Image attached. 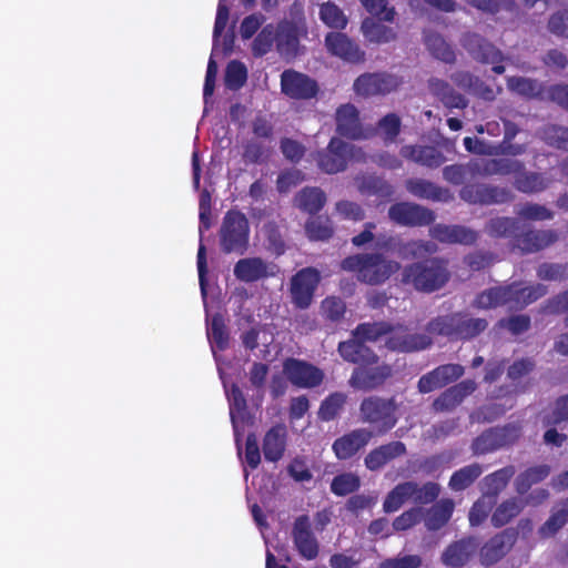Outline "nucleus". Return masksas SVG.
<instances>
[{
  "instance_id": "obj_1",
  "label": "nucleus",
  "mask_w": 568,
  "mask_h": 568,
  "mask_svg": "<svg viewBox=\"0 0 568 568\" xmlns=\"http://www.w3.org/2000/svg\"><path fill=\"white\" fill-rule=\"evenodd\" d=\"M383 338L388 348L400 352H412L426 348L432 341L427 335H409L407 328L397 326L390 328L385 323L362 324L354 332L352 339L338 345L341 356L352 363H366L374 359L366 342Z\"/></svg>"
},
{
  "instance_id": "obj_2",
  "label": "nucleus",
  "mask_w": 568,
  "mask_h": 568,
  "mask_svg": "<svg viewBox=\"0 0 568 568\" xmlns=\"http://www.w3.org/2000/svg\"><path fill=\"white\" fill-rule=\"evenodd\" d=\"M342 268L356 273L359 281L367 284L385 282L392 274L399 270L397 262L387 260L382 254H357L345 258Z\"/></svg>"
},
{
  "instance_id": "obj_3",
  "label": "nucleus",
  "mask_w": 568,
  "mask_h": 568,
  "mask_svg": "<svg viewBox=\"0 0 568 568\" xmlns=\"http://www.w3.org/2000/svg\"><path fill=\"white\" fill-rule=\"evenodd\" d=\"M545 294L542 286H521L514 284L507 287H496L480 293L474 305L487 310L499 305H508L510 308L524 307Z\"/></svg>"
},
{
  "instance_id": "obj_4",
  "label": "nucleus",
  "mask_w": 568,
  "mask_h": 568,
  "mask_svg": "<svg viewBox=\"0 0 568 568\" xmlns=\"http://www.w3.org/2000/svg\"><path fill=\"white\" fill-rule=\"evenodd\" d=\"M439 486L426 483L422 486L414 481H406L395 486L386 496L383 508L386 513L397 511L405 503L429 504L439 495Z\"/></svg>"
},
{
  "instance_id": "obj_5",
  "label": "nucleus",
  "mask_w": 568,
  "mask_h": 568,
  "mask_svg": "<svg viewBox=\"0 0 568 568\" xmlns=\"http://www.w3.org/2000/svg\"><path fill=\"white\" fill-rule=\"evenodd\" d=\"M403 276L405 283L425 292L438 290L448 278L445 265L437 260L413 264L405 268Z\"/></svg>"
},
{
  "instance_id": "obj_6",
  "label": "nucleus",
  "mask_w": 568,
  "mask_h": 568,
  "mask_svg": "<svg viewBox=\"0 0 568 568\" xmlns=\"http://www.w3.org/2000/svg\"><path fill=\"white\" fill-rule=\"evenodd\" d=\"M364 160V153L354 144L333 138L327 149L318 154L317 165L327 174L344 171L349 161Z\"/></svg>"
},
{
  "instance_id": "obj_7",
  "label": "nucleus",
  "mask_w": 568,
  "mask_h": 568,
  "mask_svg": "<svg viewBox=\"0 0 568 568\" xmlns=\"http://www.w3.org/2000/svg\"><path fill=\"white\" fill-rule=\"evenodd\" d=\"M221 245L225 252L242 253L248 242V223L244 214L227 212L221 227Z\"/></svg>"
},
{
  "instance_id": "obj_8",
  "label": "nucleus",
  "mask_w": 568,
  "mask_h": 568,
  "mask_svg": "<svg viewBox=\"0 0 568 568\" xmlns=\"http://www.w3.org/2000/svg\"><path fill=\"white\" fill-rule=\"evenodd\" d=\"M320 272L306 267L297 272L291 280V295L293 303L300 308H307L320 283Z\"/></svg>"
},
{
  "instance_id": "obj_9",
  "label": "nucleus",
  "mask_w": 568,
  "mask_h": 568,
  "mask_svg": "<svg viewBox=\"0 0 568 568\" xmlns=\"http://www.w3.org/2000/svg\"><path fill=\"white\" fill-rule=\"evenodd\" d=\"M283 373L295 386L311 388L320 385L324 374L321 369L306 362L288 358L284 362Z\"/></svg>"
},
{
  "instance_id": "obj_10",
  "label": "nucleus",
  "mask_w": 568,
  "mask_h": 568,
  "mask_svg": "<svg viewBox=\"0 0 568 568\" xmlns=\"http://www.w3.org/2000/svg\"><path fill=\"white\" fill-rule=\"evenodd\" d=\"M394 412L395 407L392 402L379 398L365 399L361 405L363 419L367 423L376 424L382 433L395 425Z\"/></svg>"
},
{
  "instance_id": "obj_11",
  "label": "nucleus",
  "mask_w": 568,
  "mask_h": 568,
  "mask_svg": "<svg viewBox=\"0 0 568 568\" xmlns=\"http://www.w3.org/2000/svg\"><path fill=\"white\" fill-rule=\"evenodd\" d=\"M294 546L301 557L306 560L316 558L318 542L311 530V521L307 516H300L295 519L292 529Z\"/></svg>"
},
{
  "instance_id": "obj_12",
  "label": "nucleus",
  "mask_w": 568,
  "mask_h": 568,
  "mask_svg": "<svg viewBox=\"0 0 568 568\" xmlns=\"http://www.w3.org/2000/svg\"><path fill=\"white\" fill-rule=\"evenodd\" d=\"M281 87L283 93L293 99H311L317 92V84L310 77L286 70L281 75Z\"/></svg>"
},
{
  "instance_id": "obj_13",
  "label": "nucleus",
  "mask_w": 568,
  "mask_h": 568,
  "mask_svg": "<svg viewBox=\"0 0 568 568\" xmlns=\"http://www.w3.org/2000/svg\"><path fill=\"white\" fill-rule=\"evenodd\" d=\"M460 197L469 203L494 204L509 201L511 193L506 189L473 184L462 189Z\"/></svg>"
},
{
  "instance_id": "obj_14",
  "label": "nucleus",
  "mask_w": 568,
  "mask_h": 568,
  "mask_svg": "<svg viewBox=\"0 0 568 568\" xmlns=\"http://www.w3.org/2000/svg\"><path fill=\"white\" fill-rule=\"evenodd\" d=\"M325 45L329 53L344 61L356 63L364 60V52L344 33L329 32Z\"/></svg>"
},
{
  "instance_id": "obj_15",
  "label": "nucleus",
  "mask_w": 568,
  "mask_h": 568,
  "mask_svg": "<svg viewBox=\"0 0 568 568\" xmlns=\"http://www.w3.org/2000/svg\"><path fill=\"white\" fill-rule=\"evenodd\" d=\"M398 87V80L389 74H363L354 83L357 94L369 97L385 94Z\"/></svg>"
},
{
  "instance_id": "obj_16",
  "label": "nucleus",
  "mask_w": 568,
  "mask_h": 568,
  "mask_svg": "<svg viewBox=\"0 0 568 568\" xmlns=\"http://www.w3.org/2000/svg\"><path fill=\"white\" fill-rule=\"evenodd\" d=\"M373 433L366 428L355 429L333 443V450L338 459H348L371 440Z\"/></svg>"
},
{
  "instance_id": "obj_17",
  "label": "nucleus",
  "mask_w": 568,
  "mask_h": 568,
  "mask_svg": "<svg viewBox=\"0 0 568 568\" xmlns=\"http://www.w3.org/2000/svg\"><path fill=\"white\" fill-rule=\"evenodd\" d=\"M392 221L402 225H420L429 223L433 215L429 211L412 203H398L389 209Z\"/></svg>"
},
{
  "instance_id": "obj_18",
  "label": "nucleus",
  "mask_w": 568,
  "mask_h": 568,
  "mask_svg": "<svg viewBox=\"0 0 568 568\" xmlns=\"http://www.w3.org/2000/svg\"><path fill=\"white\" fill-rule=\"evenodd\" d=\"M518 436L515 427L496 428L484 433L473 444L475 454H486L509 444Z\"/></svg>"
},
{
  "instance_id": "obj_19",
  "label": "nucleus",
  "mask_w": 568,
  "mask_h": 568,
  "mask_svg": "<svg viewBox=\"0 0 568 568\" xmlns=\"http://www.w3.org/2000/svg\"><path fill=\"white\" fill-rule=\"evenodd\" d=\"M337 131L351 139L367 138L368 132L364 131L359 124L358 112L352 104H344L336 111Z\"/></svg>"
},
{
  "instance_id": "obj_20",
  "label": "nucleus",
  "mask_w": 568,
  "mask_h": 568,
  "mask_svg": "<svg viewBox=\"0 0 568 568\" xmlns=\"http://www.w3.org/2000/svg\"><path fill=\"white\" fill-rule=\"evenodd\" d=\"M273 274V267L260 257L242 258L234 266L236 278L246 283L255 282Z\"/></svg>"
},
{
  "instance_id": "obj_21",
  "label": "nucleus",
  "mask_w": 568,
  "mask_h": 568,
  "mask_svg": "<svg viewBox=\"0 0 568 568\" xmlns=\"http://www.w3.org/2000/svg\"><path fill=\"white\" fill-rule=\"evenodd\" d=\"M471 173L480 175L509 174L519 171L523 165L513 159L474 160L467 165Z\"/></svg>"
},
{
  "instance_id": "obj_22",
  "label": "nucleus",
  "mask_w": 568,
  "mask_h": 568,
  "mask_svg": "<svg viewBox=\"0 0 568 568\" xmlns=\"http://www.w3.org/2000/svg\"><path fill=\"white\" fill-rule=\"evenodd\" d=\"M277 49L283 54H292L296 51L300 36L305 33L302 21L282 22L276 27Z\"/></svg>"
},
{
  "instance_id": "obj_23",
  "label": "nucleus",
  "mask_w": 568,
  "mask_h": 568,
  "mask_svg": "<svg viewBox=\"0 0 568 568\" xmlns=\"http://www.w3.org/2000/svg\"><path fill=\"white\" fill-rule=\"evenodd\" d=\"M465 45L479 61L495 64L493 70L496 73L505 71V68L498 64L503 60L501 53L493 44L481 41L477 36H470Z\"/></svg>"
},
{
  "instance_id": "obj_24",
  "label": "nucleus",
  "mask_w": 568,
  "mask_h": 568,
  "mask_svg": "<svg viewBox=\"0 0 568 568\" xmlns=\"http://www.w3.org/2000/svg\"><path fill=\"white\" fill-rule=\"evenodd\" d=\"M406 453V447L400 442H393L372 450L365 457V465L371 470H377L384 467L390 460L403 456Z\"/></svg>"
},
{
  "instance_id": "obj_25",
  "label": "nucleus",
  "mask_w": 568,
  "mask_h": 568,
  "mask_svg": "<svg viewBox=\"0 0 568 568\" xmlns=\"http://www.w3.org/2000/svg\"><path fill=\"white\" fill-rule=\"evenodd\" d=\"M390 375L388 366L358 367L354 371L351 385L358 389H371L379 385Z\"/></svg>"
},
{
  "instance_id": "obj_26",
  "label": "nucleus",
  "mask_w": 568,
  "mask_h": 568,
  "mask_svg": "<svg viewBox=\"0 0 568 568\" xmlns=\"http://www.w3.org/2000/svg\"><path fill=\"white\" fill-rule=\"evenodd\" d=\"M430 233L434 239L445 243L471 244L477 239L474 231L459 225L438 224L432 227Z\"/></svg>"
},
{
  "instance_id": "obj_27",
  "label": "nucleus",
  "mask_w": 568,
  "mask_h": 568,
  "mask_svg": "<svg viewBox=\"0 0 568 568\" xmlns=\"http://www.w3.org/2000/svg\"><path fill=\"white\" fill-rule=\"evenodd\" d=\"M476 389L474 381L467 379L448 388L435 402L436 410H447L456 407L462 400Z\"/></svg>"
},
{
  "instance_id": "obj_28",
  "label": "nucleus",
  "mask_w": 568,
  "mask_h": 568,
  "mask_svg": "<svg viewBox=\"0 0 568 568\" xmlns=\"http://www.w3.org/2000/svg\"><path fill=\"white\" fill-rule=\"evenodd\" d=\"M286 447V428L282 425L272 427L264 436L263 453L268 462H277L283 457Z\"/></svg>"
},
{
  "instance_id": "obj_29",
  "label": "nucleus",
  "mask_w": 568,
  "mask_h": 568,
  "mask_svg": "<svg viewBox=\"0 0 568 568\" xmlns=\"http://www.w3.org/2000/svg\"><path fill=\"white\" fill-rule=\"evenodd\" d=\"M477 549L474 539L459 540L452 544L443 554V561L450 567L465 565Z\"/></svg>"
},
{
  "instance_id": "obj_30",
  "label": "nucleus",
  "mask_w": 568,
  "mask_h": 568,
  "mask_svg": "<svg viewBox=\"0 0 568 568\" xmlns=\"http://www.w3.org/2000/svg\"><path fill=\"white\" fill-rule=\"evenodd\" d=\"M514 535L503 532L493 537L480 551L481 560L486 565H490L499 560L513 546Z\"/></svg>"
},
{
  "instance_id": "obj_31",
  "label": "nucleus",
  "mask_w": 568,
  "mask_h": 568,
  "mask_svg": "<svg viewBox=\"0 0 568 568\" xmlns=\"http://www.w3.org/2000/svg\"><path fill=\"white\" fill-rule=\"evenodd\" d=\"M400 154L406 159L429 168H437L445 162L444 155L433 146L406 145L400 150Z\"/></svg>"
},
{
  "instance_id": "obj_32",
  "label": "nucleus",
  "mask_w": 568,
  "mask_h": 568,
  "mask_svg": "<svg viewBox=\"0 0 568 568\" xmlns=\"http://www.w3.org/2000/svg\"><path fill=\"white\" fill-rule=\"evenodd\" d=\"M224 386L230 403V416L234 428L235 442L239 443L241 424H243L245 419L246 400L239 387L232 386L229 390L225 384Z\"/></svg>"
},
{
  "instance_id": "obj_33",
  "label": "nucleus",
  "mask_w": 568,
  "mask_h": 568,
  "mask_svg": "<svg viewBox=\"0 0 568 568\" xmlns=\"http://www.w3.org/2000/svg\"><path fill=\"white\" fill-rule=\"evenodd\" d=\"M453 510V500L442 499L427 511L425 517V525L428 529L432 530L439 529L449 520Z\"/></svg>"
},
{
  "instance_id": "obj_34",
  "label": "nucleus",
  "mask_w": 568,
  "mask_h": 568,
  "mask_svg": "<svg viewBox=\"0 0 568 568\" xmlns=\"http://www.w3.org/2000/svg\"><path fill=\"white\" fill-rule=\"evenodd\" d=\"M364 37L375 43H387L396 38V32L390 27H386L372 18L364 19L362 23Z\"/></svg>"
},
{
  "instance_id": "obj_35",
  "label": "nucleus",
  "mask_w": 568,
  "mask_h": 568,
  "mask_svg": "<svg viewBox=\"0 0 568 568\" xmlns=\"http://www.w3.org/2000/svg\"><path fill=\"white\" fill-rule=\"evenodd\" d=\"M554 241L555 236L549 231H530L517 239V246L524 252H535Z\"/></svg>"
},
{
  "instance_id": "obj_36",
  "label": "nucleus",
  "mask_w": 568,
  "mask_h": 568,
  "mask_svg": "<svg viewBox=\"0 0 568 568\" xmlns=\"http://www.w3.org/2000/svg\"><path fill=\"white\" fill-rule=\"evenodd\" d=\"M432 91L440 98L443 103L448 108L463 109L467 105V101L460 94L453 91L448 83L439 79H433L429 82Z\"/></svg>"
},
{
  "instance_id": "obj_37",
  "label": "nucleus",
  "mask_w": 568,
  "mask_h": 568,
  "mask_svg": "<svg viewBox=\"0 0 568 568\" xmlns=\"http://www.w3.org/2000/svg\"><path fill=\"white\" fill-rule=\"evenodd\" d=\"M325 202V193L317 187H305L296 196L297 206L308 213L318 212Z\"/></svg>"
},
{
  "instance_id": "obj_38",
  "label": "nucleus",
  "mask_w": 568,
  "mask_h": 568,
  "mask_svg": "<svg viewBox=\"0 0 568 568\" xmlns=\"http://www.w3.org/2000/svg\"><path fill=\"white\" fill-rule=\"evenodd\" d=\"M207 338L211 343V347L214 356H216V349L223 351L227 346L229 336L225 332L224 321L221 315H214L211 323L207 325ZM216 362L219 361L215 357Z\"/></svg>"
},
{
  "instance_id": "obj_39",
  "label": "nucleus",
  "mask_w": 568,
  "mask_h": 568,
  "mask_svg": "<svg viewBox=\"0 0 568 568\" xmlns=\"http://www.w3.org/2000/svg\"><path fill=\"white\" fill-rule=\"evenodd\" d=\"M483 473L480 465L471 464L455 471L449 480L453 490H463L471 485Z\"/></svg>"
},
{
  "instance_id": "obj_40",
  "label": "nucleus",
  "mask_w": 568,
  "mask_h": 568,
  "mask_svg": "<svg viewBox=\"0 0 568 568\" xmlns=\"http://www.w3.org/2000/svg\"><path fill=\"white\" fill-rule=\"evenodd\" d=\"M568 521V499L556 508L550 518L540 527L544 538L554 536Z\"/></svg>"
},
{
  "instance_id": "obj_41",
  "label": "nucleus",
  "mask_w": 568,
  "mask_h": 568,
  "mask_svg": "<svg viewBox=\"0 0 568 568\" xmlns=\"http://www.w3.org/2000/svg\"><path fill=\"white\" fill-rule=\"evenodd\" d=\"M426 45L434 57L452 63L455 61V53L449 44L438 34H427L425 38Z\"/></svg>"
},
{
  "instance_id": "obj_42",
  "label": "nucleus",
  "mask_w": 568,
  "mask_h": 568,
  "mask_svg": "<svg viewBox=\"0 0 568 568\" xmlns=\"http://www.w3.org/2000/svg\"><path fill=\"white\" fill-rule=\"evenodd\" d=\"M321 20L329 28L344 29L347 18L344 12L334 3L326 2L320 9Z\"/></svg>"
},
{
  "instance_id": "obj_43",
  "label": "nucleus",
  "mask_w": 568,
  "mask_h": 568,
  "mask_svg": "<svg viewBox=\"0 0 568 568\" xmlns=\"http://www.w3.org/2000/svg\"><path fill=\"white\" fill-rule=\"evenodd\" d=\"M462 323V318L459 314H455L452 316H442L428 324L427 331L433 335H445L452 336L456 335L457 324Z\"/></svg>"
},
{
  "instance_id": "obj_44",
  "label": "nucleus",
  "mask_w": 568,
  "mask_h": 568,
  "mask_svg": "<svg viewBox=\"0 0 568 568\" xmlns=\"http://www.w3.org/2000/svg\"><path fill=\"white\" fill-rule=\"evenodd\" d=\"M523 508L520 499H511L503 503L494 513L491 521L495 526L506 525L511 518L517 516Z\"/></svg>"
},
{
  "instance_id": "obj_45",
  "label": "nucleus",
  "mask_w": 568,
  "mask_h": 568,
  "mask_svg": "<svg viewBox=\"0 0 568 568\" xmlns=\"http://www.w3.org/2000/svg\"><path fill=\"white\" fill-rule=\"evenodd\" d=\"M507 85L510 91L527 98L537 97L541 93L540 83L527 78H509Z\"/></svg>"
},
{
  "instance_id": "obj_46",
  "label": "nucleus",
  "mask_w": 568,
  "mask_h": 568,
  "mask_svg": "<svg viewBox=\"0 0 568 568\" xmlns=\"http://www.w3.org/2000/svg\"><path fill=\"white\" fill-rule=\"evenodd\" d=\"M516 187L525 193L540 192L545 190L549 181L540 174L525 173L519 175L515 181Z\"/></svg>"
},
{
  "instance_id": "obj_47",
  "label": "nucleus",
  "mask_w": 568,
  "mask_h": 568,
  "mask_svg": "<svg viewBox=\"0 0 568 568\" xmlns=\"http://www.w3.org/2000/svg\"><path fill=\"white\" fill-rule=\"evenodd\" d=\"M305 231L311 240H326L332 235L331 221L322 216L312 217L306 223Z\"/></svg>"
},
{
  "instance_id": "obj_48",
  "label": "nucleus",
  "mask_w": 568,
  "mask_h": 568,
  "mask_svg": "<svg viewBox=\"0 0 568 568\" xmlns=\"http://www.w3.org/2000/svg\"><path fill=\"white\" fill-rule=\"evenodd\" d=\"M519 223V220L497 217L489 222L487 230L494 236H517Z\"/></svg>"
},
{
  "instance_id": "obj_49",
  "label": "nucleus",
  "mask_w": 568,
  "mask_h": 568,
  "mask_svg": "<svg viewBox=\"0 0 568 568\" xmlns=\"http://www.w3.org/2000/svg\"><path fill=\"white\" fill-rule=\"evenodd\" d=\"M276 27L273 24L265 26L257 34L253 42V51L256 55H263L268 52L273 43L277 42Z\"/></svg>"
},
{
  "instance_id": "obj_50",
  "label": "nucleus",
  "mask_w": 568,
  "mask_h": 568,
  "mask_svg": "<svg viewBox=\"0 0 568 568\" xmlns=\"http://www.w3.org/2000/svg\"><path fill=\"white\" fill-rule=\"evenodd\" d=\"M346 396L342 393L329 395L321 405L318 415L324 420L335 418L343 408Z\"/></svg>"
},
{
  "instance_id": "obj_51",
  "label": "nucleus",
  "mask_w": 568,
  "mask_h": 568,
  "mask_svg": "<svg viewBox=\"0 0 568 568\" xmlns=\"http://www.w3.org/2000/svg\"><path fill=\"white\" fill-rule=\"evenodd\" d=\"M549 474L547 466H537L521 474L517 479V489L520 494L526 493L531 485L542 480Z\"/></svg>"
},
{
  "instance_id": "obj_52",
  "label": "nucleus",
  "mask_w": 568,
  "mask_h": 568,
  "mask_svg": "<svg viewBox=\"0 0 568 568\" xmlns=\"http://www.w3.org/2000/svg\"><path fill=\"white\" fill-rule=\"evenodd\" d=\"M541 139L551 146L568 150V129L548 125L541 132Z\"/></svg>"
},
{
  "instance_id": "obj_53",
  "label": "nucleus",
  "mask_w": 568,
  "mask_h": 568,
  "mask_svg": "<svg viewBox=\"0 0 568 568\" xmlns=\"http://www.w3.org/2000/svg\"><path fill=\"white\" fill-rule=\"evenodd\" d=\"M246 77L245 65L239 61H231L225 72V85L229 89L236 90L245 83Z\"/></svg>"
},
{
  "instance_id": "obj_54",
  "label": "nucleus",
  "mask_w": 568,
  "mask_h": 568,
  "mask_svg": "<svg viewBox=\"0 0 568 568\" xmlns=\"http://www.w3.org/2000/svg\"><path fill=\"white\" fill-rule=\"evenodd\" d=\"M462 323L457 324L456 336L460 338H470L483 332L487 327V322L481 318H468L459 314Z\"/></svg>"
},
{
  "instance_id": "obj_55",
  "label": "nucleus",
  "mask_w": 568,
  "mask_h": 568,
  "mask_svg": "<svg viewBox=\"0 0 568 568\" xmlns=\"http://www.w3.org/2000/svg\"><path fill=\"white\" fill-rule=\"evenodd\" d=\"M359 486V478L352 473L336 476L332 481V491L338 496L353 493Z\"/></svg>"
},
{
  "instance_id": "obj_56",
  "label": "nucleus",
  "mask_w": 568,
  "mask_h": 568,
  "mask_svg": "<svg viewBox=\"0 0 568 568\" xmlns=\"http://www.w3.org/2000/svg\"><path fill=\"white\" fill-rule=\"evenodd\" d=\"M362 6L368 13L384 21H393L395 11L388 7L387 0H361Z\"/></svg>"
},
{
  "instance_id": "obj_57",
  "label": "nucleus",
  "mask_w": 568,
  "mask_h": 568,
  "mask_svg": "<svg viewBox=\"0 0 568 568\" xmlns=\"http://www.w3.org/2000/svg\"><path fill=\"white\" fill-rule=\"evenodd\" d=\"M406 187L412 194L419 197L440 199V191L433 183L424 180H409Z\"/></svg>"
},
{
  "instance_id": "obj_58",
  "label": "nucleus",
  "mask_w": 568,
  "mask_h": 568,
  "mask_svg": "<svg viewBox=\"0 0 568 568\" xmlns=\"http://www.w3.org/2000/svg\"><path fill=\"white\" fill-rule=\"evenodd\" d=\"M491 496H485L474 504L469 511V521L471 526L479 525L488 515L493 507Z\"/></svg>"
},
{
  "instance_id": "obj_59",
  "label": "nucleus",
  "mask_w": 568,
  "mask_h": 568,
  "mask_svg": "<svg viewBox=\"0 0 568 568\" xmlns=\"http://www.w3.org/2000/svg\"><path fill=\"white\" fill-rule=\"evenodd\" d=\"M516 212L521 220L542 221L551 219V213L545 206L538 204L521 205Z\"/></svg>"
},
{
  "instance_id": "obj_60",
  "label": "nucleus",
  "mask_w": 568,
  "mask_h": 568,
  "mask_svg": "<svg viewBox=\"0 0 568 568\" xmlns=\"http://www.w3.org/2000/svg\"><path fill=\"white\" fill-rule=\"evenodd\" d=\"M434 372L440 386L444 387L459 378L464 374V367L458 364H447L435 368Z\"/></svg>"
},
{
  "instance_id": "obj_61",
  "label": "nucleus",
  "mask_w": 568,
  "mask_h": 568,
  "mask_svg": "<svg viewBox=\"0 0 568 568\" xmlns=\"http://www.w3.org/2000/svg\"><path fill=\"white\" fill-rule=\"evenodd\" d=\"M399 128L400 120L394 113L385 115L378 123L379 133L386 141H393L398 134Z\"/></svg>"
},
{
  "instance_id": "obj_62",
  "label": "nucleus",
  "mask_w": 568,
  "mask_h": 568,
  "mask_svg": "<svg viewBox=\"0 0 568 568\" xmlns=\"http://www.w3.org/2000/svg\"><path fill=\"white\" fill-rule=\"evenodd\" d=\"M322 312L326 318L338 321L345 312V304L341 298L327 297L322 302Z\"/></svg>"
},
{
  "instance_id": "obj_63",
  "label": "nucleus",
  "mask_w": 568,
  "mask_h": 568,
  "mask_svg": "<svg viewBox=\"0 0 568 568\" xmlns=\"http://www.w3.org/2000/svg\"><path fill=\"white\" fill-rule=\"evenodd\" d=\"M422 560L416 555H407L383 561L379 568H418Z\"/></svg>"
},
{
  "instance_id": "obj_64",
  "label": "nucleus",
  "mask_w": 568,
  "mask_h": 568,
  "mask_svg": "<svg viewBox=\"0 0 568 568\" xmlns=\"http://www.w3.org/2000/svg\"><path fill=\"white\" fill-rule=\"evenodd\" d=\"M304 179V175L298 170H290L282 173L277 179V189L280 192H287L292 187L300 184Z\"/></svg>"
}]
</instances>
